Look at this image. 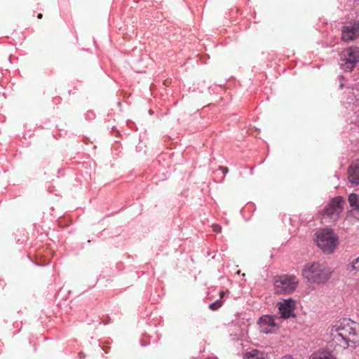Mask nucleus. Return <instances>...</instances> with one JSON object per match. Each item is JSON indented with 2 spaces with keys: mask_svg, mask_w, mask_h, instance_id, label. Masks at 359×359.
Segmentation results:
<instances>
[{
  "mask_svg": "<svg viewBox=\"0 0 359 359\" xmlns=\"http://www.w3.org/2000/svg\"><path fill=\"white\" fill-rule=\"evenodd\" d=\"M330 334L332 341L341 347L355 346L359 342V324L344 319L333 326Z\"/></svg>",
  "mask_w": 359,
  "mask_h": 359,
  "instance_id": "obj_1",
  "label": "nucleus"
},
{
  "mask_svg": "<svg viewBox=\"0 0 359 359\" xmlns=\"http://www.w3.org/2000/svg\"><path fill=\"white\" fill-rule=\"evenodd\" d=\"M332 271L322 262H309L304 265L302 276L307 281L314 284H324L330 278Z\"/></svg>",
  "mask_w": 359,
  "mask_h": 359,
  "instance_id": "obj_2",
  "label": "nucleus"
},
{
  "mask_svg": "<svg viewBox=\"0 0 359 359\" xmlns=\"http://www.w3.org/2000/svg\"><path fill=\"white\" fill-rule=\"evenodd\" d=\"M299 280L294 274H280L274 276L273 279V290L278 295H290L297 289Z\"/></svg>",
  "mask_w": 359,
  "mask_h": 359,
  "instance_id": "obj_3",
  "label": "nucleus"
},
{
  "mask_svg": "<svg viewBox=\"0 0 359 359\" xmlns=\"http://www.w3.org/2000/svg\"><path fill=\"white\" fill-rule=\"evenodd\" d=\"M315 242L325 254L330 255L337 249L339 238L333 230L322 229L316 232Z\"/></svg>",
  "mask_w": 359,
  "mask_h": 359,
  "instance_id": "obj_4",
  "label": "nucleus"
},
{
  "mask_svg": "<svg viewBox=\"0 0 359 359\" xmlns=\"http://www.w3.org/2000/svg\"><path fill=\"white\" fill-rule=\"evenodd\" d=\"M358 62L359 48L352 46L341 51L340 55V65L343 69L351 72Z\"/></svg>",
  "mask_w": 359,
  "mask_h": 359,
  "instance_id": "obj_5",
  "label": "nucleus"
},
{
  "mask_svg": "<svg viewBox=\"0 0 359 359\" xmlns=\"http://www.w3.org/2000/svg\"><path fill=\"white\" fill-rule=\"evenodd\" d=\"M344 201L340 196L332 198L324 209V214L332 220H337L343 210Z\"/></svg>",
  "mask_w": 359,
  "mask_h": 359,
  "instance_id": "obj_6",
  "label": "nucleus"
},
{
  "mask_svg": "<svg viewBox=\"0 0 359 359\" xmlns=\"http://www.w3.org/2000/svg\"><path fill=\"white\" fill-rule=\"evenodd\" d=\"M277 306L280 314L279 318L287 319L296 316L294 314V310L297 306L296 300L292 298L283 299L278 302Z\"/></svg>",
  "mask_w": 359,
  "mask_h": 359,
  "instance_id": "obj_7",
  "label": "nucleus"
},
{
  "mask_svg": "<svg viewBox=\"0 0 359 359\" xmlns=\"http://www.w3.org/2000/svg\"><path fill=\"white\" fill-rule=\"evenodd\" d=\"M359 37V22H348L341 27V39L345 42L355 40Z\"/></svg>",
  "mask_w": 359,
  "mask_h": 359,
  "instance_id": "obj_8",
  "label": "nucleus"
},
{
  "mask_svg": "<svg viewBox=\"0 0 359 359\" xmlns=\"http://www.w3.org/2000/svg\"><path fill=\"white\" fill-rule=\"evenodd\" d=\"M279 318L272 316H264L258 321L261 330L264 333H270L275 331L280 327Z\"/></svg>",
  "mask_w": 359,
  "mask_h": 359,
  "instance_id": "obj_9",
  "label": "nucleus"
},
{
  "mask_svg": "<svg viewBox=\"0 0 359 359\" xmlns=\"http://www.w3.org/2000/svg\"><path fill=\"white\" fill-rule=\"evenodd\" d=\"M348 177L351 184H359V160L351 165L348 171Z\"/></svg>",
  "mask_w": 359,
  "mask_h": 359,
  "instance_id": "obj_10",
  "label": "nucleus"
},
{
  "mask_svg": "<svg viewBox=\"0 0 359 359\" xmlns=\"http://www.w3.org/2000/svg\"><path fill=\"white\" fill-rule=\"evenodd\" d=\"M310 359H336V357L332 352L323 350L314 353Z\"/></svg>",
  "mask_w": 359,
  "mask_h": 359,
  "instance_id": "obj_11",
  "label": "nucleus"
},
{
  "mask_svg": "<svg viewBox=\"0 0 359 359\" xmlns=\"http://www.w3.org/2000/svg\"><path fill=\"white\" fill-rule=\"evenodd\" d=\"M350 206L353 210L359 211V196L355 194H351L348 198Z\"/></svg>",
  "mask_w": 359,
  "mask_h": 359,
  "instance_id": "obj_12",
  "label": "nucleus"
},
{
  "mask_svg": "<svg viewBox=\"0 0 359 359\" xmlns=\"http://www.w3.org/2000/svg\"><path fill=\"white\" fill-rule=\"evenodd\" d=\"M347 270L353 273L359 272V256L349 262L347 265Z\"/></svg>",
  "mask_w": 359,
  "mask_h": 359,
  "instance_id": "obj_13",
  "label": "nucleus"
},
{
  "mask_svg": "<svg viewBox=\"0 0 359 359\" xmlns=\"http://www.w3.org/2000/svg\"><path fill=\"white\" fill-rule=\"evenodd\" d=\"M248 359H265L264 353L257 349L248 351Z\"/></svg>",
  "mask_w": 359,
  "mask_h": 359,
  "instance_id": "obj_14",
  "label": "nucleus"
},
{
  "mask_svg": "<svg viewBox=\"0 0 359 359\" xmlns=\"http://www.w3.org/2000/svg\"><path fill=\"white\" fill-rule=\"evenodd\" d=\"M222 305V302L220 300H217L215 302L210 304L209 305L210 309L212 311L217 310L219 307H221Z\"/></svg>",
  "mask_w": 359,
  "mask_h": 359,
  "instance_id": "obj_15",
  "label": "nucleus"
},
{
  "mask_svg": "<svg viewBox=\"0 0 359 359\" xmlns=\"http://www.w3.org/2000/svg\"><path fill=\"white\" fill-rule=\"evenodd\" d=\"M222 227L219 225L215 224L213 225V231L217 233L221 232Z\"/></svg>",
  "mask_w": 359,
  "mask_h": 359,
  "instance_id": "obj_16",
  "label": "nucleus"
},
{
  "mask_svg": "<svg viewBox=\"0 0 359 359\" xmlns=\"http://www.w3.org/2000/svg\"><path fill=\"white\" fill-rule=\"evenodd\" d=\"M219 170H222V172L224 173V174H226L229 171V169L227 167H223V166H220L219 167Z\"/></svg>",
  "mask_w": 359,
  "mask_h": 359,
  "instance_id": "obj_17",
  "label": "nucleus"
},
{
  "mask_svg": "<svg viewBox=\"0 0 359 359\" xmlns=\"http://www.w3.org/2000/svg\"><path fill=\"white\" fill-rule=\"evenodd\" d=\"M282 359H294V358L292 357H291L290 355H285V356L283 357Z\"/></svg>",
  "mask_w": 359,
  "mask_h": 359,
  "instance_id": "obj_18",
  "label": "nucleus"
},
{
  "mask_svg": "<svg viewBox=\"0 0 359 359\" xmlns=\"http://www.w3.org/2000/svg\"><path fill=\"white\" fill-rule=\"evenodd\" d=\"M224 295V292H223V291L220 292V293H219L220 298H223Z\"/></svg>",
  "mask_w": 359,
  "mask_h": 359,
  "instance_id": "obj_19",
  "label": "nucleus"
},
{
  "mask_svg": "<svg viewBox=\"0 0 359 359\" xmlns=\"http://www.w3.org/2000/svg\"><path fill=\"white\" fill-rule=\"evenodd\" d=\"M42 17H43V15H42V14H41V13H39V14L37 15V18H38L39 19H41V18H42Z\"/></svg>",
  "mask_w": 359,
  "mask_h": 359,
  "instance_id": "obj_20",
  "label": "nucleus"
},
{
  "mask_svg": "<svg viewBox=\"0 0 359 359\" xmlns=\"http://www.w3.org/2000/svg\"><path fill=\"white\" fill-rule=\"evenodd\" d=\"M80 358H84V355L82 353H79Z\"/></svg>",
  "mask_w": 359,
  "mask_h": 359,
  "instance_id": "obj_21",
  "label": "nucleus"
},
{
  "mask_svg": "<svg viewBox=\"0 0 359 359\" xmlns=\"http://www.w3.org/2000/svg\"><path fill=\"white\" fill-rule=\"evenodd\" d=\"M236 273H237V274H239V273H240V271H239V270H238V271H236Z\"/></svg>",
  "mask_w": 359,
  "mask_h": 359,
  "instance_id": "obj_22",
  "label": "nucleus"
}]
</instances>
